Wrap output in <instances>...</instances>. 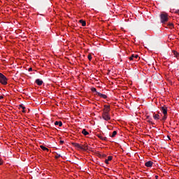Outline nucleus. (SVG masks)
<instances>
[{"mask_svg": "<svg viewBox=\"0 0 179 179\" xmlns=\"http://www.w3.org/2000/svg\"><path fill=\"white\" fill-rule=\"evenodd\" d=\"M79 22L82 24V26H83V27L86 26V21H85L83 20H80Z\"/></svg>", "mask_w": 179, "mask_h": 179, "instance_id": "nucleus-16", "label": "nucleus"}, {"mask_svg": "<svg viewBox=\"0 0 179 179\" xmlns=\"http://www.w3.org/2000/svg\"><path fill=\"white\" fill-rule=\"evenodd\" d=\"M139 58V56L138 55H131V56L129 57L130 61H134V59H138Z\"/></svg>", "mask_w": 179, "mask_h": 179, "instance_id": "nucleus-7", "label": "nucleus"}, {"mask_svg": "<svg viewBox=\"0 0 179 179\" xmlns=\"http://www.w3.org/2000/svg\"><path fill=\"white\" fill-rule=\"evenodd\" d=\"M19 108H22V113H26V107H24L22 104L19 105Z\"/></svg>", "mask_w": 179, "mask_h": 179, "instance_id": "nucleus-14", "label": "nucleus"}, {"mask_svg": "<svg viewBox=\"0 0 179 179\" xmlns=\"http://www.w3.org/2000/svg\"><path fill=\"white\" fill-rule=\"evenodd\" d=\"M102 118L105 121H110L111 120V117L110 116V106L104 105V109L102 112Z\"/></svg>", "mask_w": 179, "mask_h": 179, "instance_id": "nucleus-1", "label": "nucleus"}, {"mask_svg": "<svg viewBox=\"0 0 179 179\" xmlns=\"http://www.w3.org/2000/svg\"><path fill=\"white\" fill-rule=\"evenodd\" d=\"M59 157H61V155L57 154V155H55V159H59Z\"/></svg>", "mask_w": 179, "mask_h": 179, "instance_id": "nucleus-24", "label": "nucleus"}, {"mask_svg": "<svg viewBox=\"0 0 179 179\" xmlns=\"http://www.w3.org/2000/svg\"><path fill=\"white\" fill-rule=\"evenodd\" d=\"M40 148L41 149H42V150H46L47 152H50V150L47 148V147H45L44 145H41Z\"/></svg>", "mask_w": 179, "mask_h": 179, "instance_id": "nucleus-15", "label": "nucleus"}, {"mask_svg": "<svg viewBox=\"0 0 179 179\" xmlns=\"http://www.w3.org/2000/svg\"><path fill=\"white\" fill-rule=\"evenodd\" d=\"M115 135H117V131H114L113 132L111 138H115Z\"/></svg>", "mask_w": 179, "mask_h": 179, "instance_id": "nucleus-22", "label": "nucleus"}, {"mask_svg": "<svg viewBox=\"0 0 179 179\" xmlns=\"http://www.w3.org/2000/svg\"><path fill=\"white\" fill-rule=\"evenodd\" d=\"M168 138H169V139H171L169 136H168Z\"/></svg>", "mask_w": 179, "mask_h": 179, "instance_id": "nucleus-35", "label": "nucleus"}, {"mask_svg": "<svg viewBox=\"0 0 179 179\" xmlns=\"http://www.w3.org/2000/svg\"><path fill=\"white\" fill-rule=\"evenodd\" d=\"M107 157V155H102V157Z\"/></svg>", "mask_w": 179, "mask_h": 179, "instance_id": "nucleus-31", "label": "nucleus"}, {"mask_svg": "<svg viewBox=\"0 0 179 179\" xmlns=\"http://www.w3.org/2000/svg\"><path fill=\"white\" fill-rule=\"evenodd\" d=\"M161 111L163 113L164 115H167V107L162 106Z\"/></svg>", "mask_w": 179, "mask_h": 179, "instance_id": "nucleus-5", "label": "nucleus"}, {"mask_svg": "<svg viewBox=\"0 0 179 179\" xmlns=\"http://www.w3.org/2000/svg\"><path fill=\"white\" fill-rule=\"evenodd\" d=\"M152 166H153V162H152V161H148L145 163V167H152Z\"/></svg>", "mask_w": 179, "mask_h": 179, "instance_id": "nucleus-6", "label": "nucleus"}, {"mask_svg": "<svg viewBox=\"0 0 179 179\" xmlns=\"http://www.w3.org/2000/svg\"><path fill=\"white\" fill-rule=\"evenodd\" d=\"M166 26L167 27H166V29H168V27L169 28V29H173L174 28V24H173V23H171V22H169V23H166Z\"/></svg>", "mask_w": 179, "mask_h": 179, "instance_id": "nucleus-8", "label": "nucleus"}, {"mask_svg": "<svg viewBox=\"0 0 179 179\" xmlns=\"http://www.w3.org/2000/svg\"><path fill=\"white\" fill-rule=\"evenodd\" d=\"M29 72H31V71H33V69L31 67H30L29 69H28Z\"/></svg>", "mask_w": 179, "mask_h": 179, "instance_id": "nucleus-27", "label": "nucleus"}, {"mask_svg": "<svg viewBox=\"0 0 179 179\" xmlns=\"http://www.w3.org/2000/svg\"><path fill=\"white\" fill-rule=\"evenodd\" d=\"M96 94L99 96V97H101L102 99H107V95L103 94L100 92H96Z\"/></svg>", "mask_w": 179, "mask_h": 179, "instance_id": "nucleus-11", "label": "nucleus"}, {"mask_svg": "<svg viewBox=\"0 0 179 179\" xmlns=\"http://www.w3.org/2000/svg\"><path fill=\"white\" fill-rule=\"evenodd\" d=\"M73 146H74L75 148H77V149H79L80 150H90V148H89V146H85V148H83L82 145H80L79 143H72Z\"/></svg>", "mask_w": 179, "mask_h": 179, "instance_id": "nucleus-3", "label": "nucleus"}, {"mask_svg": "<svg viewBox=\"0 0 179 179\" xmlns=\"http://www.w3.org/2000/svg\"><path fill=\"white\" fill-rule=\"evenodd\" d=\"M176 13H178V14H179V10H178L177 11H176Z\"/></svg>", "mask_w": 179, "mask_h": 179, "instance_id": "nucleus-34", "label": "nucleus"}, {"mask_svg": "<svg viewBox=\"0 0 179 179\" xmlns=\"http://www.w3.org/2000/svg\"><path fill=\"white\" fill-rule=\"evenodd\" d=\"M3 163V161H2V159L0 158V166H2Z\"/></svg>", "mask_w": 179, "mask_h": 179, "instance_id": "nucleus-26", "label": "nucleus"}, {"mask_svg": "<svg viewBox=\"0 0 179 179\" xmlns=\"http://www.w3.org/2000/svg\"><path fill=\"white\" fill-rule=\"evenodd\" d=\"M161 23H162L163 26L166 27V23L169 22V14L166 13H162L159 15Z\"/></svg>", "mask_w": 179, "mask_h": 179, "instance_id": "nucleus-2", "label": "nucleus"}, {"mask_svg": "<svg viewBox=\"0 0 179 179\" xmlns=\"http://www.w3.org/2000/svg\"><path fill=\"white\" fill-rule=\"evenodd\" d=\"M60 145H64V141H60Z\"/></svg>", "mask_w": 179, "mask_h": 179, "instance_id": "nucleus-28", "label": "nucleus"}, {"mask_svg": "<svg viewBox=\"0 0 179 179\" xmlns=\"http://www.w3.org/2000/svg\"><path fill=\"white\" fill-rule=\"evenodd\" d=\"M148 122H149V124H152V125H155V123L152 122V118L148 119Z\"/></svg>", "mask_w": 179, "mask_h": 179, "instance_id": "nucleus-23", "label": "nucleus"}, {"mask_svg": "<svg viewBox=\"0 0 179 179\" xmlns=\"http://www.w3.org/2000/svg\"><path fill=\"white\" fill-rule=\"evenodd\" d=\"M113 160V157L112 156H108V159L105 160V163L106 164H108V162H111Z\"/></svg>", "mask_w": 179, "mask_h": 179, "instance_id": "nucleus-13", "label": "nucleus"}, {"mask_svg": "<svg viewBox=\"0 0 179 179\" xmlns=\"http://www.w3.org/2000/svg\"><path fill=\"white\" fill-rule=\"evenodd\" d=\"M88 59L89 61H92V55H88Z\"/></svg>", "mask_w": 179, "mask_h": 179, "instance_id": "nucleus-25", "label": "nucleus"}, {"mask_svg": "<svg viewBox=\"0 0 179 179\" xmlns=\"http://www.w3.org/2000/svg\"><path fill=\"white\" fill-rule=\"evenodd\" d=\"M167 120V115H164L161 121H166Z\"/></svg>", "mask_w": 179, "mask_h": 179, "instance_id": "nucleus-20", "label": "nucleus"}, {"mask_svg": "<svg viewBox=\"0 0 179 179\" xmlns=\"http://www.w3.org/2000/svg\"><path fill=\"white\" fill-rule=\"evenodd\" d=\"M159 178V176H155V179H157Z\"/></svg>", "mask_w": 179, "mask_h": 179, "instance_id": "nucleus-33", "label": "nucleus"}, {"mask_svg": "<svg viewBox=\"0 0 179 179\" xmlns=\"http://www.w3.org/2000/svg\"><path fill=\"white\" fill-rule=\"evenodd\" d=\"M173 55H175L176 58H179V53L177 51L173 50Z\"/></svg>", "mask_w": 179, "mask_h": 179, "instance_id": "nucleus-19", "label": "nucleus"}, {"mask_svg": "<svg viewBox=\"0 0 179 179\" xmlns=\"http://www.w3.org/2000/svg\"><path fill=\"white\" fill-rule=\"evenodd\" d=\"M55 125H59V127H62V122H61V121H59V122L56 121L55 122Z\"/></svg>", "mask_w": 179, "mask_h": 179, "instance_id": "nucleus-18", "label": "nucleus"}, {"mask_svg": "<svg viewBox=\"0 0 179 179\" xmlns=\"http://www.w3.org/2000/svg\"><path fill=\"white\" fill-rule=\"evenodd\" d=\"M85 146H87V145H86V144H84L83 145H82L83 148H85Z\"/></svg>", "mask_w": 179, "mask_h": 179, "instance_id": "nucleus-32", "label": "nucleus"}, {"mask_svg": "<svg viewBox=\"0 0 179 179\" xmlns=\"http://www.w3.org/2000/svg\"><path fill=\"white\" fill-rule=\"evenodd\" d=\"M82 134H84L85 136L89 135V133L87 132V131H86V129L82 130Z\"/></svg>", "mask_w": 179, "mask_h": 179, "instance_id": "nucleus-17", "label": "nucleus"}, {"mask_svg": "<svg viewBox=\"0 0 179 179\" xmlns=\"http://www.w3.org/2000/svg\"><path fill=\"white\" fill-rule=\"evenodd\" d=\"M96 136H98L99 139H101V141H107V137H103L101 134H97Z\"/></svg>", "mask_w": 179, "mask_h": 179, "instance_id": "nucleus-12", "label": "nucleus"}, {"mask_svg": "<svg viewBox=\"0 0 179 179\" xmlns=\"http://www.w3.org/2000/svg\"><path fill=\"white\" fill-rule=\"evenodd\" d=\"M42 179H44V178H42Z\"/></svg>", "mask_w": 179, "mask_h": 179, "instance_id": "nucleus-36", "label": "nucleus"}, {"mask_svg": "<svg viewBox=\"0 0 179 179\" xmlns=\"http://www.w3.org/2000/svg\"><path fill=\"white\" fill-rule=\"evenodd\" d=\"M147 120H150V116H147Z\"/></svg>", "mask_w": 179, "mask_h": 179, "instance_id": "nucleus-30", "label": "nucleus"}, {"mask_svg": "<svg viewBox=\"0 0 179 179\" xmlns=\"http://www.w3.org/2000/svg\"><path fill=\"white\" fill-rule=\"evenodd\" d=\"M91 91L92 92H95L96 94H97V93H99V92H97V90L94 87L91 88Z\"/></svg>", "mask_w": 179, "mask_h": 179, "instance_id": "nucleus-21", "label": "nucleus"}, {"mask_svg": "<svg viewBox=\"0 0 179 179\" xmlns=\"http://www.w3.org/2000/svg\"><path fill=\"white\" fill-rule=\"evenodd\" d=\"M153 118L154 120H160V115L159 113H153Z\"/></svg>", "mask_w": 179, "mask_h": 179, "instance_id": "nucleus-9", "label": "nucleus"}, {"mask_svg": "<svg viewBox=\"0 0 179 179\" xmlns=\"http://www.w3.org/2000/svg\"><path fill=\"white\" fill-rule=\"evenodd\" d=\"M35 83H36V85H38V86H41V85H43V80H41L40 79H36L35 81Z\"/></svg>", "mask_w": 179, "mask_h": 179, "instance_id": "nucleus-10", "label": "nucleus"}, {"mask_svg": "<svg viewBox=\"0 0 179 179\" xmlns=\"http://www.w3.org/2000/svg\"><path fill=\"white\" fill-rule=\"evenodd\" d=\"M3 99V96H0V100H2Z\"/></svg>", "mask_w": 179, "mask_h": 179, "instance_id": "nucleus-29", "label": "nucleus"}, {"mask_svg": "<svg viewBox=\"0 0 179 179\" xmlns=\"http://www.w3.org/2000/svg\"><path fill=\"white\" fill-rule=\"evenodd\" d=\"M0 83L1 85H8V78H6V76L3 75L1 73H0Z\"/></svg>", "mask_w": 179, "mask_h": 179, "instance_id": "nucleus-4", "label": "nucleus"}]
</instances>
